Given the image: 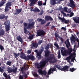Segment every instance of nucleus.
Returning <instances> with one entry per match:
<instances>
[{
  "label": "nucleus",
  "instance_id": "20",
  "mask_svg": "<svg viewBox=\"0 0 79 79\" xmlns=\"http://www.w3.org/2000/svg\"><path fill=\"white\" fill-rule=\"evenodd\" d=\"M38 45L37 43H34L31 44V48H37Z\"/></svg>",
  "mask_w": 79,
  "mask_h": 79
},
{
  "label": "nucleus",
  "instance_id": "33",
  "mask_svg": "<svg viewBox=\"0 0 79 79\" xmlns=\"http://www.w3.org/2000/svg\"><path fill=\"white\" fill-rule=\"evenodd\" d=\"M42 69H39L38 71V72L40 74H42Z\"/></svg>",
  "mask_w": 79,
  "mask_h": 79
},
{
  "label": "nucleus",
  "instance_id": "37",
  "mask_svg": "<svg viewBox=\"0 0 79 79\" xmlns=\"http://www.w3.org/2000/svg\"><path fill=\"white\" fill-rule=\"evenodd\" d=\"M5 18V15H2L0 16V19H3Z\"/></svg>",
  "mask_w": 79,
  "mask_h": 79
},
{
  "label": "nucleus",
  "instance_id": "6",
  "mask_svg": "<svg viewBox=\"0 0 79 79\" xmlns=\"http://www.w3.org/2000/svg\"><path fill=\"white\" fill-rule=\"evenodd\" d=\"M5 24V27L6 28V31H8L10 30V22H6L4 23Z\"/></svg>",
  "mask_w": 79,
  "mask_h": 79
},
{
  "label": "nucleus",
  "instance_id": "18",
  "mask_svg": "<svg viewBox=\"0 0 79 79\" xmlns=\"http://www.w3.org/2000/svg\"><path fill=\"white\" fill-rule=\"evenodd\" d=\"M22 10L21 9H16L15 13H14L15 15H17L19 13H20L21 12Z\"/></svg>",
  "mask_w": 79,
  "mask_h": 79
},
{
  "label": "nucleus",
  "instance_id": "36",
  "mask_svg": "<svg viewBox=\"0 0 79 79\" xmlns=\"http://www.w3.org/2000/svg\"><path fill=\"white\" fill-rule=\"evenodd\" d=\"M23 25L24 26V29L25 27V29H26V28H27V24L26 23H24Z\"/></svg>",
  "mask_w": 79,
  "mask_h": 79
},
{
  "label": "nucleus",
  "instance_id": "50",
  "mask_svg": "<svg viewBox=\"0 0 79 79\" xmlns=\"http://www.w3.org/2000/svg\"><path fill=\"white\" fill-rule=\"evenodd\" d=\"M0 48L1 51L3 50V49H4V48H3V47L2 46H0Z\"/></svg>",
  "mask_w": 79,
  "mask_h": 79
},
{
  "label": "nucleus",
  "instance_id": "61",
  "mask_svg": "<svg viewBox=\"0 0 79 79\" xmlns=\"http://www.w3.org/2000/svg\"><path fill=\"white\" fill-rule=\"evenodd\" d=\"M55 27V26H52L51 27V29H53V28Z\"/></svg>",
  "mask_w": 79,
  "mask_h": 79
},
{
  "label": "nucleus",
  "instance_id": "9",
  "mask_svg": "<svg viewBox=\"0 0 79 79\" xmlns=\"http://www.w3.org/2000/svg\"><path fill=\"white\" fill-rule=\"evenodd\" d=\"M73 52V49L72 48H68L67 50H66V54H64L65 56L67 55V54H70Z\"/></svg>",
  "mask_w": 79,
  "mask_h": 79
},
{
  "label": "nucleus",
  "instance_id": "53",
  "mask_svg": "<svg viewBox=\"0 0 79 79\" xmlns=\"http://www.w3.org/2000/svg\"><path fill=\"white\" fill-rule=\"evenodd\" d=\"M71 9H69L68 10V11H67V12L69 13H71Z\"/></svg>",
  "mask_w": 79,
  "mask_h": 79
},
{
  "label": "nucleus",
  "instance_id": "17",
  "mask_svg": "<svg viewBox=\"0 0 79 79\" xmlns=\"http://www.w3.org/2000/svg\"><path fill=\"white\" fill-rule=\"evenodd\" d=\"M32 73L34 77H38L39 76V75L37 73L36 70H34L32 72Z\"/></svg>",
  "mask_w": 79,
  "mask_h": 79
},
{
  "label": "nucleus",
  "instance_id": "58",
  "mask_svg": "<svg viewBox=\"0 0 79 79\" xmlns=\"http://www.w3.org/2000/svg\"><path fill=\"white\" fill-rule=\"evenodd\" d=\"M62 29H63L64 31H66V28L64 27H62L61 28Z\"/></svg>",
  "mask_w": 79,
  "mask_h": 79
},
{
  "label": "nucleus",
  "instance_id": "28",
  "mask_svg": "<svg viewBox=\"0 0 79 79\" xmlns=\"http://www.w3.org/2000/svg\"><path fill=\"white\" fill-rule=\"evenodd\" d=\"M55 35L56 40H58V38H57V37H59V38H60V35H58V34L56 33H55Z\"/></svg>",
  "mask_w": 79,
  "mask_h": 79
},
{
  "label": "nucleus",
  "instance_id": "23",
  "mask_svg": "<svg viewBox=\"0 0 79 79\" xmlns=\"http://www.w3.org/2000/svg\"><path fill=\"white\" fill-rule=\"evenodd\" d=\"M34 22H33L32 24H29L28 26L27 27V28L28 29H31V26H33L34 25Z\"/></svg>",
  "mask_w": 79,
  "mask_h": 79
},
{
  "label": "nucleus",
  "instance_id": "44",
  "mask_svg": "<svg viewBox=\"0 0 79 79\" xmlns=\"http://www.w3.org/2000/svg\"><path fill=\"white\" fill-rule=\"evenodd\" d=\"M11 62H7V63H6L7 64V65H9V66H11Z\"/></svg>",
  "mask_w": 79,
  "mask_h": 79
},
{
  "label": "nucleus",
  "instance_id": "39",
  "mask_svg": "<svg viewBox=\"0 0 79 79\" xmlns=\"http://www.w3.org/2000/svg\"><path fill=\"white\" fill-rule=\"evenodd\" d=\"M12 73H16L17 72V69H12Z\"/></svg>",
  "mask_w": 79,
  "mask_h": 79
},
{
  "label": "nucleus",
  "instance_id": "52",
  "mask_svg": "<svg viewBox=\"0 0 79 79\" xmlns=\"http://www.w3.org/2000/svg\"><path fill=\"white\" fill-rule=\"evenodd\" d=\"M28 54H30L31 53V50H28L27 51Z\"/></svg>",
  "mask_w": 79,
  "mask_h": 79
},
{
  "label": "nucleus",
  "instance_id": "56",
  "mask_svg": "<svg viewBox=\"0 0 79 79\" xmlns=\"http://www.w3.org/2000/svg\"><path fill=\"white\" fill-rule=\"evenodd\" d=\"M74 15V13L73 12H71V15H70V17H72V16H73V15Z\"/></svg>",
  "mask_w": 79,
  "mask_h": 79
},
{
  "label": "nucleus",
  "instance_id": "34",
  "mask_svg": "<svg viewBox=\"0 0 79 79\" xmlns=\"http://www.w3.org/2000/svg\"><path fill=\"white\" fill-rule=\"evenodd\" d=\"M58 58H61V55H60V50H59L58 52Z\"/></svg>",
  "mask_w": 79,
  "mask_h": 79
},
{
  "label": "nucleus",
  "instance_id": "12",
  "mask_svg": "<svg viewBox=\"0 0 79 79\" xmlns=\"http://www.w3.org/2000/svg\"><path fill=\"white\" fill-rule=\"evenodd\" d=\"M11 5V4L10 2H9L6 4V7L5 9V11H8V8L9 6H10Z\"/></svg>",
  "mask_w": 79,
  "mask_h": 79
},
{
  "label": "nucleus",
  "instance_id": "41",
  "mask_svg": "<svg viewBox=\"0 0 79 79\" xmlns=\"http://www.w3.org/2000/svg\"><path fill=\"white\" fill-rule=\"evenodd\" d=\"M3 75L4 76V77H6L7 76V74H6V73L5 72H4L3 73Z\"/></svg>",
  "mask_w": 79,
  "mask_h": 79
},
{
  "label": "nucleus",
  "instance_id": "19",
  "mask_svg": "<svg viewBox=\"0 0 79 79\" xmlns=\"http://www.w3.org/2000/svg\"><path fill=\"white\" fill-rule=\"evenodd\" d=\"M45 19L46 20H47V21H49V20H50V21H53V18L50 16H46L45 17Z\"/></svg>",
  "mask_w": 79,
  "mask_h": 79
},
{
  "label": "nucleus",
  "instance_id": "25",
  "mask_svg": "<svg viewBox=\"0 0 79 79\" xmlns=\"http://www.w3.org/2000/svg\"><path fill=\"white\" fill-rule=\"evenodd\" d=\"M37 1V0H33V2H31L30 4V6H33L34 5V3Z\"/></svg>",
  "mask_w": 79,
  "mask_h": 79
},
{
  "label": "nucleus",
  "instance_id": "13",
  "mask_svg": "<svg viewBox=\"0 0 79 79\" xmlns=\"http://www.w3.org/2000/svg\"><path fill=\"white\" fill-rule=\"evenodd\" d=\"M37 21L40 22L41 21V24H44L46 23V21L44 20V19H38L37 20Z\"/></svg>",
  "mask_w": 79,
  "mask_h": 79
},
{
  "label": "nucleus",
  "instance_id": "38",
  "mask_svg": "<svg viewBox=\"0 0 79 79\" xmlns=\"http://www.w3.org/2000/svg\"><path fill=\"white\" fill-rule=\"evenodd\" d=\"M69 68V67L67 66H64V69H67Z\"/></svg>",
  "mask_w": 79,
  "mask_h": 79
},
{
  "label": "nucleus",
  "instance_id": "2",
  "mask_svg": "<svg viewBox=\"0 0 79 79\" xmlns=\"http://www.w3.org/2000/svg\"><path fill=\"white\" fill-rule=\"evenodd\" d=\"M45 56L46 58H47V60L46 61H43L40 62V65H39V63H36L35 64V68H41V69H42L44 67L46 63H47L48 61V60L51 59V55H50L49 54V52L47 51V52H45Z\"/></svg>",
  "mask_w": 79,
  "mask_h": 79
},
{
  "label": "nucleus",
  "instance_id": "35",
  "mask_svg": "<svg viewBox=\"0 0 79 79\" xmlns=\"http://www.w3.org/2000/svg\"><path fill=\"white\" fill-rule=\"evenodd\" d=\"M38 4L39 6H41V5H42V3L41 1H38Z\"/></svg>",
  "mask_w": 79,
  "mask_h": 79
},
{
  "label": "nucleus",
  "instance_id": "45",
  "mask_svg": "<svg viewBox=\"0 0 79 79\" xmlns=\"http://www.w3.org/2000/svg\"><path fill=\"white\" fill-rule=\"evenodd\" d=\"M61 71H64L65 72H66V71H68L69 70L68 69H60Z\"/></svg>",
  "mask_w": 79,
  "mask_h": 79
},
{
  "label": "nucleus",
  "instance_id": "1",
  "mask_svg": "<svg viewBox=\"0 0 79 79\" xmlns=\"http://www.w3.org/2000/svg\"><path fill=\"white\" fill-rule=\"evenodd\" d=\"M70 39L71 40V43L72 45H73L74 44L75 45L74 46V48L73 49V51L74 52L73 54H72L70 56H69V57H67L65 60H67L70 64H73L71 63V61H70V60H71V62H73L74 63V60H75V57H76V41H77L78 43L79 44V40H78V38H77V37H74V36L72 35V37H70Z\"/></svg>",
  "mask_w": 79,
  "mask_h": 79
},
{
  "label": "nucleus",
  "instance_id": "51",
  "mask_svg": "<svg viewBox=\"0 0 79 79\" xmlns=\"http://www.w3.org/2000/svg\"><path fill=\"white\" fill-rule=\"evenodd\" d=\"M13 68L14 69H17V68H16V65H13Z\"/></svg>",
  "mask_w": 79,
  "mask_h": 79
},
{
  "label": "nucleus",
  "instance_id": "29",
  "mask_svg": "<svg viewBox=\"0 0 79 79\" xmlns=\"http://www.w3.org/2000/svg\"><path fill=\"white\" fill-rule=\"evenodd\" d=\"M34 10H35V13L40 11V10L39 9H38L37 8V7H35L34 9Z\"/></svg>",
  "mask_w": 79,
  "mask_h": 79
},
{
  "label": "nucleus",
  "instance_id": "11",
  "mask_svg": "<svg viewBox=\"0 0 79 79\" xmlns=\"http://www.w3.org/2000/svg\"><path fill=\"white\" fill-rule=\"evenodd\" d=\"M20 56L22 59H25V60H27V58L26 57V55L23 52H21L20 54Z\"/></svg>",
  "mask_w": 79,
  "mask_h": 79
},
{
  "label": "nucleus",
  "instance_id": "8",
  "mask_svg": "<svg viewBox=\"0 0 79 79\" xmlns=\"http://www.w3.org/2000/svg\"><path fill=\"white\" fill-rule=\"evenodd\" d=\"M27 60H29V59H30V60H34L35 59L34 56L32 55H27Z\"/></svg>",
  "mask_w": 79,
  "mask_h": 79
},
{
  "label": "nucleus",
  "instance_id": "5",
  "mask_svg": "<svg viewBox=\"0 0 79 79\" xmlns=\"http://www.w3.org/2000/svg\"><path fill=\"white\" fill-rule=\"evenodd\" d=\"M61 1H63V0H59V1H58V0H50V3L51 5H54L55 4L60 3Z\"/></svg>",
  "mask_w": 79,
  "mask_h": 79
},
{
  "label": "nucleus",
  "instance_id": "40",
  "mask_svg": "<svg viewBox=\"0 0 79 79\" xmlns=\"http://www.w3.org/2000/svg\"><path fill=\"white\" fill-rule=\"evenodd\" d=\"M59 18L60 19H61V20L63 23H65V20L63 19L62 18L60 17H59Z\"/></svg>",
  "mask_w": 79,
  "mask_h": 79
},
{
  "label": "nucleus",
  "instance_id": "10",
  "mask_svg": "<svg viewBox=\"0 0 79 79\" xmlns=\"http://www.w3.org/2000/svg\"><path fill=\"white\" fill-rule=\"evenodd\" d=\"M69 6L72 8L75 7V4H74L73 1V0H69Z\"/></svg>",
  "mask_w": 79,
  "mask_h": 79
},
{
  "label": "nucleus",
  "instance_id": "63",
  "mask_svg": "<svg viewBox=\"0 0 79 79\" xmlns=\"http://www.w3.org/2000/svg\"><path fill=\"white\" fill-rule=\"evenodd\" d=\"M50 23V22H49L46 25L48 26Z\"/></svg>",
  "mask_w": 79,
  "mask_h": 79
},
{
  "label": "nucleus",
  "instance_id": "22",
  "mask_svg": "<svg viewBox=\"0 0 79 79\" xmlns=\"http://www.w3.org/2000/svg\"><path fill=\"white\" fill-rule=\"evenodd\" d=\"M17 39L19 41V42H23V39H22V38L21 37L19 36H17Z\"/></svg>",
  "mask_w": 79,
  "mask_h": 79
},
{
  "label": "nucleus",
  "instance_id": "27",
  "mask_svg": "<svg viewBox=\"0 0 79 79\" xmlns=\"http://www.w3.org/2000/svg\"><path fill=\"white\" fill-rule=\"evenodd\" d=\"M5 34V31L2 30L0 32V35H3Z\"/></svg>",
  "mask_w": 79,
  "mask_h": 79
},
{
  "label": "nucleus",
  "instance_id": "30",
  "mask_svg": "<svg viewBox=\"0 0 79 79\" xmlns=\"http://www.w3.org/2000/svg\"><path fill=\"white\" fill-rule=\"evenodd\" d=\"M14 56L15 57V58H17V57H18V56H19V53L17 54H16L15 53H14Z\"/></svg>",
  "mask_w": 79,
  "mask_h": 79
},
{
  "label": "nucleus",
  "instance_id": "57",
  "mask_svg": "<svg viewBox=\"0 0 79 79\" xmlns=\"http://www.w3.org/2000/svg\"><path fill=\"white\" fill-rule=\"evenodd\" d=\"M69 23V20H66L65 21V23Z\"/></svg>",
  "mask_w": 79,
  "mask_h": 79
},
{
  "label": "nucleus",
  "instance_id": "16",
  "mask_svg": "<svg viewBox=\"0 0 79 79\" xmlns=\"http://www.w3.org/2000/svg\"><path fill=\"white\" fill-rule=\"evenodd\" d=\"M56 71V69H49L48 72V75H50L52 73L53 74V72L54 71Z\"/></svg>",
  "mask_w": 79,
  "mask_h": 79
},
{
  "label": "nucleus",
  "instance_id": "54",
  "mask_svg": "<svg viewBox=\"0 0 79 79\" xmlns=\"http://www.w3.org/2000/svg\"><path fill=\"white\" fill-rule=\"evenodd\" d=\"M43 13H44V11H41L40 13L39 14V15H42V14H43Z\"/></svg>",
  "mask_w": 79,
  "mask_h": 79
},
{
  "label": "nucleus",
  "instance_id": "46",
  "mask_svg": "<svg viewBox=\"0 0 79 79\" xmlns=\"http://www.w3.org/2000/svg\"><path fill=\"white\" fill-rule=\"evenodd\" d=\"M54 45H55L56 47L57 48H58L59 47V46H58V44H57V43H55L54 44Z\"/></svg>",
  "mask_w": 79,
  "mask_h": 79
},
{
  "label": "nucleus",
  "instance_id": "55",
  "mask_svg": "<svg viewBox=\"0 0 79 79\" xmlns=\"http://www.w3.org/2000/svg\"><path fill=\"white\" fill-rule=\"evenodd\" d=\"M46 2H47V1L45 0V1L43 3V5L45 6L46 5Z\"/></svg>",
  "mask_w": 79,
  "mask_h": 79
},
{
  "label": "nucleus",
  "instance_id": "31",
  "mask_svg": "<svg viewBox=\"0 0 79 79\" xmlns=\"http://www.w3.org/2000/svg\"><path fill=\"white\" fill-rule=\"evenodd\" d=\"M6 71L8 72V73H13V69H7Z\"/></svg>",
  "mask_w": 79,
  "mask_h": 79
},
{
  "label": "nucleus",
  "instance_id": "14",
  "mask_svg": "<svg viewBox=\"0 0 79 79\" xmlns=\"http://www.w3.org/2000/svg\"><path fill=\"white\" fill-rule=\"evenodd\" d=\"M60 50H61V52L62 53H63V52H64L63 53L64 55V54H66V49L64 47H62L61 48Z\"/></svg>",
  "mask_w": 79,
  "mask_h": 79
},
{
  "label": "nucleus",
  "instance_id": "49",
  "mask_svg": "<svg viewBox=\"0 0 79 79\" xmlns=\"http://www.w3.org/2000/svg\"><path fill=\"white\" fill-rule=\"evenodd\" d=\"M61 13H62L64 16H66V14L64 13L63 11H61Z\"/></svg>",
  "mask_w": 79,
  "mask_h": 79
},
{
  "label": "nucleus",
  "instance_id": "48",
  "mask_svg": "<svg viewBox=\"0 0 79 79\" xmlns=\"http://www.w3.org/2000/svg\"><path fill=\"white\" fill-rule=\"evenodd\" d=\"M4 3H3V2H1L0 3V7H1L3 5Z\"/></svg>",
  "mask_w": 79,
  "mask_h": 79
},
{
  "label": "nucleus",
  "instance_id": "60",
  "mask_svg": "<svg viewBox=\"0 0 79 79\" xmlns=\"http://www.w3.org/2000/svg\"><path fill=\"white\" fill-rule=\"evenodd\" d=\"M0 72H1V73H3L4 70H3V69H0Z\"/></svg>",
  "mask_w": 79,
  "mask_h": 79
},
{
  "label": "nucleus",
  "instance_id": "3",
  "mask_svg": "<svg viewBox=\"0 0 79 79\" xmlns=\"http://www.w3.org/2000/svg\"><path fill=\"white\" fill-rule=\"evenodd\" d=\"M21 73L23 76L20 75L19 77V79H24L23 77L27 78V75L29 74V71L28 69H21Z\"/></svg>",
  "mask_w": 79,
  "mask_h": 79
},
{
  "label": "nucleus",
  "instance_id": "24",
  "mask_svg": "<svg viewBox=\"0 0 79 79\" xmlns=\"http://www.w3.org/2000/svg\"><path fill=\"white\" fill-rule=\"evenodd\" d=\"M47 71L45 70H44L42 71L41 75H44V76H46V75H47Z\"/></svg>",
  "mask_w": 79,
  "mask_h": 79
},
{
  "label": "nucleus",
  "instance_id": "62",
  "mask_svg": "<svg viewBox=\"0 0 79 79\" xmlns=\"http://www.w3.org/2000/svg\"><path fill=\"white\" fill-rule=\"evenodd\" d=\"M30 11H34V12H35V9H34V10L31 9Z\"/></svg>",
  "mask_w": 79,
  "mask_h": 79
},
{
  "label": "nucleus",
  "instance_id": "42",
  "mask_svg": "<svg viewBox=\"0 0 79 79\" xmlns=\"http://www.w3.org/2000/svg\"><path fill=\"white\" fill-rule=\"evenodd\" d=\"M6 78V79H11V77L10 75H8Z\"/></svg>",
  "mask_w": 79,
  "mask_h": 79
},
{
  "label": "nucleus",
  "instance_id": "64",
  "mask_svg": "<svg viewBox=\"0 0 79 79\" xmlns=\"http://www.w3.org/2000/svg\"><path fill=\"white\" fill-rule=\"evenodd\" d=\"M46 48L47 49H48V48H49V47H48V46H46Z\"/></svg>",
  "mask_w": 79,
  "mask_h": 79
},
{
  "label": "nucleus",
  "instance_id": "59",
  "mask_svg": "<svg viewBox=\"0 0 79 79\" xmlns=\"http://www.w3.org/2000/svg\"><path fill=\"white\" fill-rule=\"evenodd\" d=\"M75 69H70L69 71H71V72H73L74 71H75Z\"/></svg>",
  "mask_w": 79,
  "mask_h": 79
},
{
  "label": "nucleus",
  "instance_id": "43",
  "mask_svg": "<svg viewBox=\"0 0 79 79\" xmlns=\"http://www.w3.org/2000/svg\"><path fill=\"white\" fill-rule=\"evenodd\" d=\"M68 9V7H65L64 8V10L66 12H68V10H67Z\"/></svg>",
  "mask_w": 79,
  "mask_h": 79
},
{
  "label": "nucleus",
  "instance_id": "47",
  "mask_svg": "<svg viewBox=\"0 0 79 79\" xmlns=\"http://www.w3.org/2000/svg\"><path fill=\"white\" fill-rule=\"evenodd\" d=\"M41 43H42V40H40L38 42V44H41Z\"/></svg>",
  "mask_w": 79,
  "mask_h": 79
},
{
  "label": "nucleus",
  "instance_id": "4",
  "mask_svg": "<svg viewBox=\"0 0 79 79\" xmlns=\"http://www.w3.org/2000/svg\"><path fill=\"white\" fill-rule=\"evenodd\" d=\"M39 52H38L37 50H36L35 51V52L36 53L37 56H39L40 58H41V57L40 56L41 55H41V54L42 53V52L44 51V48L42 47L40 49H39Z\"/></svg>",
  "mask_w": 79,
  "mask_h": 79
},
{
  "label": "nucleus",
  "instance_id": "7",
  "mask_svg": "<svg viewBox=\"0 0 79 79\" xmlns=\"http://www.w3.org/2000/svg\"><path fill=\"white\" fill-rule=\"evenodd\" d=\"M45 34L44 31L42 30H40L38 31L37 32V34L38 36H40V35H43Z\"/></svg>",
  "mask_w": 79,
  "mask_h": 79
},
{
  "label": "nucleus",
  "instance_id": "26",
  "mask_svg": "<svg viewBox=\"0 0 79 79\" xmlns=\"http://www.w3.org/2000/svg\"><path fill=\"white\" fill-rule=\"evenodd\" d=\"M24 32L25 34H30V33L29 32V31H27V30H26V28H25V27H24Z\"/></svg>",
  "mask_w": 79,
  "mask_h": 79
},
{
  "label": "nucleus",
  "instance_id": "15",
  "mask_svg": "<svg viewBox=\"0 0 79 79\" xmlns=\"http://www.w3.org/2000/svg\"><path fill=\"white\" fill-rule=\"evenodd\" d=\"M65 43L67 48H69V46H70V43H69V39H67L66 40V42L65 41Z\"/></svg>",
  "mask_w": 79,
  "mask_h": 79
},
{
  "label": "nucleus",
  "instance_id": "21",
  "mask_svg": "<svg viewBox=\"0 0 79 79\" xmlns=\"http://www.w3.org/2000/svg\"><path fill=\"white\" fill-rule=\"evenodd\" d=\"M26 68L27 69H28V68H29V66L25 63L23 65V67H22L21 69H26Z\"/></svg>",
  "mask_w": 79,
  "mask_h": 79
},
{
  "label": "nucleus",
  "instance_id": "32",
  "mask_svg": "<svg viewBox=\"0 0 79 79\" xmlns=\"http://www.w3.org/2000/svg\"><path fill=\"white\" fill-rule=\"evenodd\" d=\"M34 37V35H30L29 38L28 39H30V40H32V39H33V37Z\"/></svg>",
  "mask_w": 79,
  "mask_h": 79
}]
</instances>
